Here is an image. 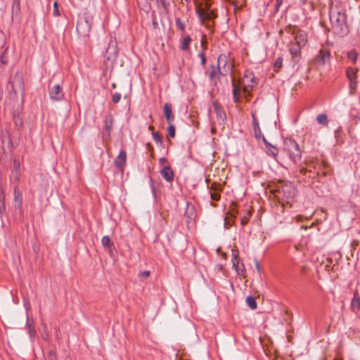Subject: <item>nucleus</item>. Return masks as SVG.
Wrapping results in <instances>:
<instances>
[{
  "mask_svg": "<svg viewBox=\"0 0 360 360\" xmlns=\"http://www.w3.org/2000/svg\"><path fill=\"white\" fill-rule=\"evenodd\" d=\"M50 98L53 101H61L64 97L62 88L59 84H54L49 88Z\"/></svg>",
  "mask_w": 360,
  "mask_h": 360,
  "instance_id": "11",
  "label": "nucleus"
},
{
  "mask_svg": "<svg viewBox=\"0 0 360 360\" xmlns=\"http://www.w3.org/2000/svg\"><path fill=\"white\" fill-rule=\"evenodd\" d=\"M12 13H13V18H20V1L13 0L12 4Z\"/></svg>",
  "mask_w": 360,
  "mask_h": 360,
  "instance_id": "23",
  "label": "nucleus"
},
{
  "mask_svg": "<svg viewBox=\"0 0 360 360\" xmlns=\"http://www.w3.org/2000/svg\"><path fill=\"white\" fill-rule=\"evenodd\" d=\"M228 214H230L231 217H236L237 214V211L234 210V208H232Z\"/></svg>",
  "mask_w": 360,
  "mask_h": 360,
  "instance_id": "44",
  "label": "nucleus"
},
{
  "mask_svg": "<svg viewBox=\"0 0 360 360\" xmlns=\"http://www.w3.org/2000/svg\"><path fill=\"white\" fill-rule=\"evenodd\" d=\"M262 139L265 143L266 153L274 159H276L278 153V149L276 146L269 143L264 136H262Z\"/></svg>",
  "mask_w": 360,
  "mask_h": 360,
  "instance_id": "14",
  "label": "nucleus"
},
{
  "mask_svg": "<svg viewBox=\"0 0 360 360\" xmlns=\"http://www.w3.org/2000/svg\"><path fill=\"white\" fill-rule=\"evenodd\" d=\"M184 214L187 218V223L194 220L196 216L195 207L193 205L188 203L185 210Z\"/></svg>",
  "mask_w": 360,
  "mask_h": 360,
  "instance_id": "19",
  "label": "nucleus"
},
{
  "mask_svg": "<svg viewBox=\"0 0 360 360\" xmlns=\"http://www.w3.org/2000/svg\"><path fill=\"white\" fill-rule=\"evenodd\" d=\"M302 46H300L299 44L291 42L289 44V51L292 56V60L294 64L297 63L300 61L301 57V49Z\"/></svg>",
  "mask_w": 360,
  "mask_h": 360,
  "instance_id": "10",
  "label": "nucleus"
},
{
  "mask_svg": "<svg viewBox=\"0 0 360 360\" xmlns=\"http://www.w3.org/2000/svg\"><path fill=\"white\" fill-rule=\"evenodd\" d=\"M330 58V51L327 49H321L317 55V62L321 65H325Z\"/></svg>",
  "mask_w": 360,
  "mask_h": 360,
  "instance_id": "15",
  "label": "nucleus"
},
{
  "mask_svg": "<svg viewBox=\"0 0 360 360\" xmlns=\"http://www.w3.org/2000/svg\"><path fill=\"white\" fill-rule=\"evenodd\" d=\"M317 122L323 125V126H327L328 123V117L326 114H320L318 115L316 117Z\"/></svg>",
  "mask_w": 360,
  "mask_h": 360,
  "instance_id": "29",
  "label": "nucleus"
},
{
  "mask_svg": "<svg viewBox=\"0 0 360 360\" xmlns=\"http://www.w3.org/2000/svg\"><path fill=\"white\" fill-rule=\"evenodd\" d=\"M233 266L238 275L244 276L245 269L243 262H240V259H232Z\"/></svg>",
  "mask_w": 360,
  "mask_h": 360,
  "instance_id": "21",
  "label": "nucleus"
},
{
  "mask_svg": "<svg viewBox=\"0 0 360 360\" xmlns=\"http://www.w3.org/2000/svg\"><path fill=\"white\" fill-rule=\"evenodd\" d=\"M101 243L103 247L106 248H110L111 246L113 245V243L112 242L110 237L108 236H105L102 238Z\"/></svg>",
  "mask_w": 360,
  "mask_h": 360,
  "instance_id": "31",
  "label": "nucleus"
},
{
  "mask_svg": "<svg viewBox=\"0 0 360 360\" xmlns=\"http://www.w3.org/2000/svg\"><path fill=\"white\" fill-rule=\"evenodd\" d=\"M347 57L353 64H355L357 60L358 53L356 50L352 49L347 53Z\"/></svg>",
  "mask_w": 360,
  "mask_h": 360,
  "instance_id": "28",
  "label": "nucleus"
},
{
  "mask_svg": "<svg viewBox=\"0 0 360 360\" xmlns=\"http://www.w3.org/2000/svg\"><path fill=\"white\" fill-rule=\"evenodd\" d=\"M240 259L238 257V250H233V252H232V259Z\"/></svg>",
  "mask_w": 360,
  "mask_h": 360,
  "instance_id": "43",
  "label": "nucleus"
},
{
  "mask_svg": "<svg viewBox=\"0 0 360 360\" xmlns=\"http://www.w3.org/2000/svg\"><path fill=\"white\" fill-rule=\"evenodd\" d=\"M282 65H283V58L281 57H278L274 63L275 70L278 71V70L282 68Z\"/></svg>",
  "mask_w": 360,
  "mask_h": 360,
  "instance_id": "35",
  "label": "nucleus"
},
{
  "mask_svg": "<svg viewBox=\"0 0 360 360\" xmlns=\"http://www.w3.org/2000/svg\"><path fill=\"white\" fill-rule=\"evenodd\" d=\"M6 51H7V49L4 50V51L0 56V61L2 64H6L8 63L7 60L5 59V55H6Z\"/></svg>",
  "mask_w": 360,
  "mask_h": 360,
  "instance_id": "40",
  "label": "nucleus"
},
{
  "mask_svg": "<svg viewBox=\"0 0 360 360\" xmlns=\"http://www.w3.org/2000/svg\"><path fill=\"white\" fill-rule=\"evenodd\" d=\"M53 15L56 17L60 16V15L58 9V4L56 1L53 4Z\"/></svg>",
  "mask_w": 360,
  "mask_h": 360,
  "instance_id": "37",
  "label": "nucleus"
},
{
  "mask_svg": "<svg viewBox=\"0 0 360 360\" xmlns=\"http://www.w3.org/2000/svg\"><path fill=\"white\" fill-rule=\"evenodd\" d=\"M167 134L168 136L170 138H174L175 136V127L173 124H169V126L167 127Z\"/></svg>",
  "mask_w": 360,
  "mask_h": 360,
  "instance_id": "32",
  "label": "nucleus"
},
{
  "mask_svg": "<svg viewBox=\"0 0 360 360\" xmlns=\"http://www.w3.org/2000/svg\"><path fill=\"white\" fill-rule=\"evenodd\" d=\"M198 17L201 20H205L209 19L210 9H198L197 10Z\"/></svg>",
  "mask_w": 360,
  "mask_h": 360,
  "instance_id": "26",
  "label": "nucleus"
},
{
  "mask_svg": "<svg viewBox=\"0 0 360 360\" xmlns=\"http://www.w3.org/2000/svg\"><path fill=\"white\" fill-rule=\"evenodd\" d=\"M246 303L251 309H255L257 308L256 301L252 296H248L246 298Z\"/></svg>",
  "mask_w": 360,
  "mask_h": 360,
  "instance_id": "30",
  "label": "nucleus"
},
{
  "mask_svg": "<svg viewBox=\"0 0 360 360\" xmlns=\"http://www.w3.org/2000/svg\"><path fill=\"white\" fill-rule=\"evenodd\" d=\"M6 89L10 97L13 99L17 98L18 95L23 96L24 81L22 73L16 72L8 82Z\"/></svg>",
  "mask_w": 360,
  "mask_h": 360,
  "instance_id": "3",
  "label": "nucleus"
},
{
  "mask_svg": "<svg viewBox=\"0 0 360 360\" xmlns=\"http://www.w3.org/2000/svg\"><path fill=\"white\" fill-rule=\"evenodd\" d=\"M44 338L46 339V338H47V335H46V334H44Z\"/></svg>",
  "mask_w": 360,
  "mask_h": 360,
  "instance_id": "53",
  "label": "nucleus"
},
{
  "mask_svg": "<svg viewBox=\"0 0 360 360\" xmlns=\"http://www.w3.org/2000/svg\"><path fill=\"white\" fill-rule=\"evenodd\" d=\"M150 275V271H142V272H140L138 275L139 278H141V279H146L148 278Z\"/></svg>",
  "mask_w": 360,
  "mask_h": 360,
  "instance_id": "36",
  "label": "nucleus"
},
{
  "mask_svg": "<svg viewBox=\"0 0 360 360\" xmlns=\"http://www.w3.org/2000/svg\"><path fill=\"white\" fill-rule=\"evenodd\" d=\"M326 173H327V172H326V171H324V172H323V175H326Z\"/></svg>",
  "mask_w": 360,
  "mask_h": 360,
  "instance_id": "52",
  "label": "nucleus"
},
{
  "mask_svg": "<svg viewBox=\"0 0 360 360\" xmlns=\"http://www.w3.org/2000/svg\"><path fill=\"white\" fill-rule=\"evenodd\" d=\"M163 111L167 122L171 124L174 120L172 105L168 103H165L164 105Z\"/></svg>",
  "mask_w": 360,
  "mask_h": 360,
  "instance_id": "16",
  "label": "nucleus"
},
{
  "mask_svg": "<svg viewBox=\"0 0 360 360\" xmlns=\"http://www.w3.org/2000/svg\"><path fill=\"white\" fill-rule=\"evenodd\" d=\"M215 17H216V15H214V12L210 10L209 19L208 20H212V18H214Z\"/></svg>",
  "mask_w": 360,
  "mask_h": 360,
  "instance_id": "47",
  "label": "nucleus"
},
{
  "mask_svg": "<svg viewBox=\"0 0 360 360\" xmlns=\"http://www.w3.org/2000/svg\"><path fill=\"white\" fill-rule=\"evenodd\" d=\"M112 101L115 103H117L120 99H121V94L120 93H115L113 95H112Z\"/></svg>",
  "mask_w": 360,
  "mask_h": 360,
  "instance_id": "39",
  "label": "nucleus"
},
{
  "mask_svg": "<svg viewBox=\"0 0 360 360\" xmlns=\"http://www.w3.org/2000/svg\"><path fill=\"white\" fill-rule=\"evenodd\" d=\"M113 117L111 115H108L106 116L105 120V126L103 129V136L108 138L110 136V132L112 129L113 125Z\"/></svg>",
  "mask_w": 360,
  "mask_h": 360,
  "instance_id": "12",
  "label": "nucleus"
},
{
  "mask_svg": "<svg viewBox=\"0 0 360 360\" xmlns=\"http://www.w3.org/2000/svg\"><path fill=\"white\" fill-rule=\"evenodd\" d=\"M176 26V27L181 30L182 32H185V25L184 23L180 20V18H176L175 20Z\"/></svg>",
  "mask_w": 360,
  "mask_h": 360,
  "instance_id": "33",
  "label": "nucleus"
},
{
  "mask_svg": "<svg viewBox=\"0 0 360 360\" xmlns=\"http://www.w3.org/2000/svg\"><path fill=\"white\" fill-rule=\"evenodd\" d=\"M153 137L156 143H162V137L158 131L153 132Z\"/></svg>",
  "mask_w": 360,
  "mask_h": 360,
  "instance_id": "38",
  "label": "nucleus"
},
{
  "mask_svg": "<svg viewBox=\"0 0 360 360\" xmlns=\"http://www.w3.org/2000/svg\"><path fill=\"white\" fill-rule=\"evenodd\" d=\"M255 266H256V269H257V270L258 273H259V274H260V273H261V271H262V267H261V265H260V264L259 263V262H257H257H255Z\"/></svg>",
  "mask_w": 360,
  "mask_h": 360,
  "instance_id": "45",
  "label": "nucleus"
},
{
  "mask_svg": "<svg viewBox=\"0 0 360 360\" xmlns=\"http://www.w3.org/2000/svg\"><path fill=\"white\" fill-rule=\"evenodd\" d=\"M232 83L233 99L236 102L240 100L242 92L248 100L250 91L257 85L253 73L248 70L245 72L243 78L238 82L233 79Z\"/></svg>",
  "mask_w": 360,
  "mask_h": 360,
  "instance_id": "1",
  "label": "nucleus"
},
{
  "mask_svg": "<svg viewBox=\"0 0 360 360\" xmlns=\"http://www.w3.org/2000/svg\"><path fill=\"white\" fill-rule=\"evenodd\" d=\"M217 67L220 70L222 76H226L230 73L233 68V59L225 53L219 56L217 60Z\"/></svg>",
  "mask_w": 360,
  "mask_h": 360,
  "instance_id": "6",
  "label": "nucleus"
},
{
  "mask_svg": "<svg viewBox=\"0 0 360 360\" xmlns=\"http://www.w3.org/2000/svg\"><path fill=\"white\" fill-rule=\"evenodd\" d=\"M316 174H319V170H317V171H316Z\"/></svg>",
  "mask_w": 360,
  "mask_h": 360,
  "instance_id": "54",
  "label": "nucleus"
},
{
  "mask_svg": "<svg viewBox=\"0 0 360 360\" xmlns=\"http://www.w3.org/2000/svg\"><path fill=\"white\" fill-rule=\"evenodd\" d=\"M285 152L293 162H297L301 158V151L298 144L292 139L285 142Z\"/></svg>",
  "mask_w": 360,
  "mask_h": 360,
  "instance_id": "5",
  "label": "nucleus"
},
{
  "mask_svg": "<svg viewBox=\"0 0 360 360\" xmlns=\"http://www.w3.org/2000/svg\"><path fill=\"white\" fill-rule=\"evenodd\" d=\"M358 72L357 68L349 66L345 70V74L349 80V95H354L358 86Z\"/></svg>",
  "mask_w": 360,
  "mask_h": 360,
  "instance_id": "7",
  "label": "nucleus"
},
{
  "mask_svg": "<svg viewBox=\"0 0 360 360\" xmlns=\"http://www.w3.org/2000/svg\"><path fill=\"white\" fill-rule=\"evenodd\" d=\"M199 56H200V57L201 58V63H202V65H205V63H206V58H205V54L202 52H201V53H200Z\"/></svg>",
  "mask_w": 360,
  "mask_h": 360,
  "instance_id": "42",
  "label": "nucleus"
},
{
  "mask_svg": "<svg viewBox=\"0 0 360 360\" xmlns=\"http://www.w3.org/2000/svg\"><path fill=\"white\" fill-rule=\"evenodd\" d=\"M351 308L353 311L357 312L360 311V297L357 292H354V297L351 302Z\"/></svg>",
  "mask_w": 360,
  "mask_h": 360,
  "instance_id": "22",
  "label": "nucleus"
},
{
  "mask_svg": "<svg viewBox=\"0 0 360 360\" xmlns=\"http://www.w3.org/2000/svg\"><path fill=\"white\" fill-rule=\"evenodd\" d=\"M295 44H299L300 46L304 47L307 42V36L305 32L299 30L297 32L295 37Z\"/></svg>",
  "mask_w": 360,
  "mask_h": 360,
  "instance_id": "18",
  "label": "nucleus"
},
{
  "mask_svg": "<svg viewBox=\"0 0 360 360\" xmlns=\"http://www.w3.org/2000/svg\"><path fill=\"white\" fill-rule=\"evenodd\" d=\"M252 124H253V129H254V134L255 136L257 139H259L261 137L262 131L259 127V121L256 117V112H252Z\"/></svg>",
  "mask_w": 360,
  "mask_h": 360,
  "instance_id": "20",
  "label": "nucleus"
},
{
  "mask_svg": "<svg viewBox=\"0 0 360 360\" xmlns=\"http://www.w3.org/2000/svg\"><path fill=\"white\" fill-rule=\"evenodd\" d=\"M300 1L302 3V4H305L307 2V0H300Z\"/></svg>",
  "mask_w": 360,
  "mask_h": 360,
  "instance_id": "50",
  "label": "nucleus"
},
{
  "mask_svg": "<svg viewBox=\"0 0 360 360\" xmlns=\"http://www.w3.org/2000/svg\"><path fill=\"white\" fill-rule=\"evenodd\" d=\"M160 173L162 177L168 182H171L174 179V172L169 166H164Z\"/></svg>",
  "mask_w": 360,
  "mask_h": 360,
  "instance_id": "17",
  "label": "nucleus"
},
{
  "mask_svg": "<svg viewBox=\"0 0 360 360\" xmlns=\"http://www.w3.org/2000/svg\"><path fill=\"white\" fill-rule=\"evenodd\" d=\"M296 195V189L291 183H281L275 191V198L282 203H288Z\"/></svg>",
  "mask_w": 360,
  "mask_h": 360,
  "instance_id": "4",
  "label": "nucleus"
},
{
  "mask_svg": "<svg viewBox=\"0 0 360 360\" xmlns=\"http://www.w3.org/2000/svg\"><path fill=\"white\" fill-rule=\"evenodd\" d=\"M110 46H109L106 50V57L108 60H110L111 58H115L117 55V51L115 48L112 49L113 53L110 54Z\"/></svg>",
  "mask_w": 360,
  "mask_h": 360,
  "instance_id": "34",
  "label": "nucleus"
},
{
  "mask_svg": "<svg viewBox=\"0 0 360 360\" xmlns=\"http://www.w3.org/2000/svg\"><path fill=\"white\" fill-rule=\"evenodd\" d=\"M208 188L211 200L212 201H219L223 189L221 184L214 181L208 186Z\"/></svg>",
  "mask_w": 360,
  "mask_h": 360,
  "instance_id": "9",
  "label": "nucleus"
},
{
  "mask_svg": "<svg viewBox=\"0 0 360 360\" xmlns=\"http://www.w3.org/2000/svg\"><path fill=\"white\" fill-rule=\"evenodd\" d=\"M330 22L334 34L343 37L348 32L346 14L338 8H332L330 11Z\"/></svg>",
  "mask_w": 360,
  "mask_h": 360,
  "instance_id": "2",
  "label": "nucleus"
},
{
  "mask_svg": "<svg viewBox=\"0 0 360 360\" xmlns=\"http://www.w3.org/2000/svg\"><path fill=\"white\" fill-rule=\"evenodd\" d=\"M222 76L220 70L218 67L215 68L214 66H212V70L209 74V77L210 79L214 80L215 79H219V77Z\"/></svg>",
  "mask_w": 360,
  "mask_h": 360,
  "instance_id": "24",
  "label": "nucleus"
},
{
  "mask_svg": "<svg viewBox=\"0 0 360 360\" xmlns=\"http://www.w3.org/2000/svg\"><path fill=\"white\" fill-rule=\"evenodd\" d=\"M157 1L160 2L162 5L163 8L166 9L167 4L165 0H157Z\"/></svg>",
  "mask_w": 360,
  "mask_h": 360,
  "instance_id": "46",
  "label": "nucleus"
},
{
  "mask_svg": "<svg viewBox=\"0 0 360 360\" xmlns=\"http://www.w3.org/2000/svg\"><path fill=\"white\" fill-rule=\"evenodd\" d=\"M91 28V22L86 18H81L77 24V32L82 37H87L89 35Z\"/></svg>",
  "mask_w": 360,
  "mask_h": 360,
  "instance_id": "8",
  "label": "nucleus"
},
{
  "mask_svg": "<svg viewBox=\"0 0 360 360\" xmlns=\"http://www.w3.org/2000/svg\"><path fill=\"white\" fill-rule=\"evenodd\" d=\"M231 4L233 6H234L235 10L237 9V4H236V2L235 1H231Z\"/></svg>",
  "mask_w": 360,
  "mask_h": 360,
  "instance_id": "49",
  "label": "nucleus"
},
{
  "mask_svg": "<svg viewBox=\"0 0 360 360\" xmlns=\"http://www.w3.org/2000/svg\"><path fill=\"white\" fill-rule=\"evenodd\" d=\"M166 162H167V159L165 158H161L160 159V162L162 163V164H163V163H165Z\"/></svg>",
  "mask_w": 360,
  "mask_h": 360,
  "instance_id": "48",
  "label": "nucleus"
},
{
  "mask_svg": "<svg viewBox=\"0 0 360 360\" xmlns=\"http://www.w3.org/2000/svg\"><path fill=\"white\" fill-rule=\"evenodd\" d=\"M283 2V0H276V4H275V11H278V9L281 6Z\"/></svg>",
  "mask_w": 360,
  "mask_h": 360,
  "instance_id": "41",
  "label": "nucleus"
},
{
  "mask_svg": "<svg viewBox=\"0 0 360 360\" xmlns=\"http://www.w3.org/2000/svg\"><path fill=\"white\" fill-rule=\"evenodd\" d=\"M149 129L150 130H153V127L152 125L149 126Z\"/></svg>",
  "mask_w": 360,
  "mask_h": 360,
  "instance_id": "51",
  "label": "nucleus"
},
{
  "mask_svg": "<svg viewBox=\"0 0 360 360\" xmlns=\"http://www.w3.org/2000/svg\"><path fill=\"white\" fill-rule=\"evenodd\" d=\"M14 200L17 203L18 207L21 208L22 204V194L17 188L14 189Z\"/></svg>",
  "mask_w": 360,
  "mask_h": 360,
  "instance_id": "25",
  "label": "nucleus"
},
{
  "mask_svg": "<svg viewBox=\"0 0 360 360\" xmlns=\"http://www.w3.org/2000/svg\"><path fill=\"white\" fill-rule=\"evenodd\" d=\"M192 39L189 36L185 37L181 41L180 48L183 51H186L189 48V45Z\"/></svg>",
  "mask_w": 360,
  "mask_h": 360,
  "instance_id": "27",
  "label": "nucleus"
},
{
  "mask_svg": "<svg viewBox=\"0 0 360 360\" xmlns=\"http://www.w3.org/2000/svg\"><path fill=\"white\" fill-rule=\"evenodd\" d=\"M126 160L127 153L124 150H120L119 155L115 159L114 164L117 169L122 170L126 164Z\"/></svg>",
  "mask_w": 360,
  "mask_h": 360,
  "instance_id": "13",
  "label": "nucleus"
}]
</instances>
